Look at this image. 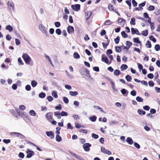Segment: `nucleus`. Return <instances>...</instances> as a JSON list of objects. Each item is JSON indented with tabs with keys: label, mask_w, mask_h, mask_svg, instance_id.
<instances>
[{
	"label": "nucleus",
	"mask_w": 160,
	"mask_h": 160,
	"mask_svg": "<svg viewBox=\"0 0 160 160\" xmlns=\"http://www.w3.org/2000/svg\"><path fill=\"white\" fill-rule=\"evenodd\" d=\"M72 9L75 11H78L80 9V6L79 4H76L75 5H72L71 6Z\"/></svg>",
	"instance_id": "obj_8"
},
{
	"label": "nucleus",
	"mask_w": 160,
	"mask_h": 160,
	"mask_svg": "<svg viewBox=\"0 0 160 160\" xmlns=\"http://www.w3.org/2000/svg\"><path fill=\"white\" fill-rule=\"evenodd\" d=\"M121 93L123 95H124L128 92V91L124 88L122 89L121 90Z\"/></svg>",
	"instance_id": "obj_35"
},
{
	"label": "nucleus",
	"mask_w": 160,
	"mask_h": 160,
	"mask_svg": "<svg viewBox=\"0 0 160 160\" xmlns=\"http://www.w3.org/2000/svg\"><path fill=\"white\" fill-rule=\"evenodd\" d=\"M121 34L122 37L124 38H126L128 37V35L124 31L121 32Z\"/></svg>",
	"instance_id": "obj_46"
},
{
	"label": "nucleus",
	"mask_w": 160,
	"mask_h": 160,
	"mask_svg": "<svg viewBox=\"0 0 160 160\" xmlns=\"http://www.w3.org/2000/svg\"><path fill=\"white\" fill-rule=\"evenodd\" d=\"M133 41L135 42L139 43L140 45H141V42L139 40V38H134Z\"/></svg>",
	"instance_id": "obj_28"
},
{
	"label": "nucleus",
	"mask_w": 160,
	"mask_h": 160,
	"mask_svg": "<svg viewBox=\"0 0 160 160\" xmlns=\"http://www.w3.org/2000/svg\"><path fill=\"white\" fill-rule=\"evenodd\" d=\"M102 61L108 64V59L106 57H102Z\"/></svg>",
	"instance_id": "obj_31"
},
{
	"label": "nucleus",
	"mask_w": 160,
	"mask_h": 160,
	"mask_svg": "<svg viewBox=\"0 0 160 160\" xmlns=\"http://www.w3.org/2000/svg\"><path fill=\"white\" fill-rule=\"evenodd\" d=\"M130 24H132L133 25H135V19L134 18H132L130 22Z\"/></svg>",
	"instance_id": "obj_45"
},
{
	"label": "nucleus",
	"mask_w": 160,
	"mask_h": 160,
	"mask_svg": "<svg viewBox=\"0 0 160 160\" xmlns=\"http://www.w3.org/2000/svg\"><path fill=\"white\" fill-rule=\"evenodd\" d=\"M26 90L27 91H30L31 89V87L29 85H27L25 87Z\"/></svg>",
	"instance_id": "obj_43"
},
{
	"label": "nucleus",
	"mask_w": 160,
	"mask_h": 160,
	"mask_svg": "<svg viewBox=\"0 0 160 160\" xmlns=\"http://www.w3.org/2000/svg\"><path fill=\"white\" fill-rule=\"evenodd\" d=\"M65 72L66 73L68 77L71 79L73 78V76L72 74H70V73L69 72H68L67 70H65Z\"/></svg>",
	"instance_id": "obj_38"
},
{
	"label": "nucleus",
	"mask_w": 160,
	"mask_h": 160,
	"mask_svg": "<svg viewBox=\"0 0 160 160\" xmlns=\"http://www.w3.org/2000/svg\"><path fill=\"white\" fill-rule=\"evenodd\" d=\"M138 113L141 115H144L145 114L146 112L142 109H139L138 110Z\"/></svg>",
	"instance_id": "obj_21"
},
{
	"label": "nucleus",
	"mask_w": 160,
	"mask_h": 160,
	"mask_svg": "<svg viewBox=\"0 0 160 160\" xmlns=\"http://www.w3.org/2000/svg\"><path fill=\"white\" fill-rule=\"evenodd\" d=\"M126 141L130 145H132L133 143V140L130 137L127 138Z\"/></svg>",
	"instance_id": "obj_16"
},
{
	"label": "nucleus",
	"mask_w": 160,
	"mask_h": 160,
	"mask_svg": "<svg viewBox=\"0 0 160 160\" xmlns=\"http://www.w3.org/2000/svg\"><path fill=\"white\" fill-rule=\"evenodd\" d=\"M149 39L152 41L153 42H156V39L154 38V37L152 36H150L149 37Z\"/></svg>",
	"instance_id": "obj_49"
},
{
	"label": "nucleus",
	"mask_w": 160,
	"mask_h": 160,
	"mask_svg": "<svg viewBox=\"0 0 160 160\" xmlns=\"http://www.w3.org/2000/svg\"><path fill=\"white\" fill-rule=\"evenodd\" d=\"M44 56L45 57L46 59L50 62L51 65L52 66H53V65L52 63L51 60L50 58L46 54H44Z\"/></svg>",
	"instance_id": "obj_19"
},
{
	"label": "nucleus",
	"mask_w": 160,
	"mask_h": 160,
	"mask_svg": "<svg viewBox=\"0 0 160 160\" xmlns=\"http://www.w3.org/2000/svg\"><path fill=\"white\" fill-rule=\"evenodd\" d=\"M22 58L26 64H29L30 63L32 59L28 54L24 53L22 55Z\"/></svg>",
	"instance_id": "obj_1"
},
{
	"label": "nucleus",
	"mask_w": 160,
	"mask_h": 160,
	"mask_svg": "<svg viewBox=\"0 0 160 160\" xmlns=\"http://www.w3.org/2000/svg\"><path fill=\"white\" fill-rule=\"evenodd\" d=\"M137 101L139 102H142L143 101V99L139 96H138L136 98Z\"/></svg>",
	"instance_id": "obj_33"
},
{
	"label": "nucleus",
	"mask_w": 160,
	"mask_h": 160,
	"mask_svg": "<svg viewBox=\"0 0 160 160\" xmlns=\"http://www.w3.org/2000/svg\"><path fill=\"white\" fill-rule=\"evenodd\" d=\"M118 22L120 25L123 26L126 23V20L122 18H120L118 19Z\"/></svg>",
	"instance_id": "obj_12"
},
{
	"label": "nucleus",
	"mask_w": 160,
	"mask_h": 160,
	"mask_svg": "<svg viewBox=\"0 0 160 160\" xmlns=\"http://www.w3.org/2000/svg\"><path fill=\"white\" fill-rule=\"evenodd\" d=\"M67 129H73V127L71 126V124L70 123H68L67 124Z\"/></svg>",
	"instance_id": "obj_50"
},
{
	"label": "nucleus",
	"mask_w": 160,
	"mask_h": 160,
	"mask_svg": "<svg viewBox=\"0 0 160 160\" xmlns=\"http://www.w3.org/2000/svg\"><path fill=\"white\" fill-rule=\"evenodd\" d=\"M8 8L11 11H13L14 10V4L12 1H9L8 3Z\"/></svg>",
	"instance_id": "obj_4"
},
{
	"label": "nucleus",
	"mask_w": 160,
	"mask_h": 160,
	"mask_svg": "<svg viewBox=\"0 0 160 160\" xmlns=\"http://www.w3.org/2000/svg\"><path fill=\"white\" fill-rule=\"evenodd\" d=\"M52 113L51 112H49L46 114L45 117L47 119L49 122H51L52 119Z\"/></svg>",
	"instance_id": "obj_7"
},
{
	"label": "nucleus",
	"mask_w": 160,
	"mask_h": 160,
	"mask_svg": "<svg viewBox=\"0 0 160 160\" xmlns=\"http://www.w3.org/2000/svg\"><path fill=\"white\" fill-rule=\"evenodd\" d=\"M145 45L147 48H150L151 47V42L149 41H148L147 42Z\"/></svg>",
	"instance_id": "obj_40"
},
{
	"label": "nucleus",
	"mask_w": 160,
	"mask_h": 160,
	"mask_svg": "<svg viewBox=\"0 0 160 160\" xmlns=\"http://www.w3.org/2000/svg\"><path fill=\"white\" fill-rule=\"evenodd\" d=\"M29 114L32 116H35L36 115V113L35 111L33 110H32L29 111Z\"/></svg>",
	"instance_id": "obj_26"
},
{
	"label": "nucleus",
	"mask_w": 160,
	"mask_h": 160,
	"mask_svg": "<svg viewBox=\"0 0 160 160\" xmlns=\"http://www.w3.org/2000/svg\"><path fill=\"white\" fill-rule=\"evenodd\" d=\"M130 94L132 96H135L136 95V91L134 90H133L131 92Z\"/></svg>",
	"instance_id": "obj_62"
},
{
	"label": "nucleus",
	"mask_w": 160,
	"mask_h": 160,
	"mask_svg": "<svg viewBox=\"0 0 160 160\" xmlns=\"http://www.w3.org/2000/svg\"><path fill=\"white\" fill-rule=\"evenodd\" d=\"M47 135L50 137L52 139L54 138V135L53 132L52 131H47L46 132Z\"/></svg>",
	"instance_id": "obj_9"
},
{
	"label": "nucleus",
	"mask_w": 160,
	"mask_h": 160,
	"mask_svg": "<svg viewBox=\"0 0 160 160\" xmlns=\"http://www.w3.org/2000/svg\"><path fill=\"white\" fill-rule=\"evenodd\" d=\"M62 105L61 104H59L58 106L55 107V109L57 110H61L62 109Z\"/></svg>",
	"instance_id": "obj_44"
},
{
	"label": "nucleus",
	"mask_w": 160,
	"mask_h": 160,
	"mask_svg": "<svg viewBox=\"0 0 160 160\" xmlns=\"http://www.w3.org/2000/svg\"><path fill=\"white\" fill-rule=\"evenodd\" d=\"M67 30L69 34L73 33L74 32V28L71 26H69L67 28Z\"/></svg>",
	"instance_id": "obj_14"
},
{
	"label": "nucleus",
	"mask_w": 160,
	"mask_h": 160,
	"mask_svg": "<svg viewBox=\"0 0 160 160\" xmlns=\"http://www.w3.org/2000/svg\"><path fill=\"white\" fill-rule=\"evenodd\" d=\"M56 141L58 142H60L62 140V138L59 135H56Z\"/></svg>",
	"instance_id": "obj_34"
},
{
	"label": "nucleus",
	"mask_w": 160,
	"mask_h": 160,
	"mask_svg": "<svg viewBox=\"0 0 160 160\" xmlns=\"http://www.w3.org/2000/svg\"><path fill=\"white\" fill-rule=\"evenodd\" d=\"M134 146L137 149H139L140 148V145L138 143L135 142L134 144Z\"/></svg>",
	"instance_id": "obj_51"
},
{
	"label": "nucleus",
	"mask_w": 160,
	"mask_h": 160,
	"mask_svg": "<svg viewBox=\"0 0 160 160\" xmlns=\"http://www.w3.org/2000/svg\"><path fill=\"white\" fill-rule=\"evenodd\" d=\"M18 64L19 65L20 64L21 65H23L24 64V63L22 60L20 58H18Z\"/></svg>",
	"instance_id": "obj_47"
},
{
	"label": "nucleus",
	"mask_w": 160,
	"mask_h": 160,
	"mask_svg": "<svg viewBox=\"0 0 160 160\" xmlns=\"http://www.w3.org/2000/svg\"><path fill=\"white\" fill-rule=\"evenodd\" d=\"M10 135L11 136L16 135L18 137L20 138L21 139H25V137L22 134L17 132H11Z\"/></svg>",
	"instance_id": "obj_3"
},
{
	"label": "nucleus",
	"mask_w": 160,
	"mask_h": 160,
	"mask_svg": "<svg viewBox=\"0 0 160 160\" xmlns=\"http://www.w3.org/2000/svg\"><path fill=\"white\" fill-rule=\"evenodd\" d=\"M128 68V67L127 65L125 64L122 65L120 67L121 70L122 71H123L124 70H126Z\"/></svg>",
	"instance_id": "obj_25"
},
{
	"label": "nucleus",
	"mask_w": 160,
	"mask_h": 160,
	"mask_svg": "<svg viewBox=\"0 0 160 160\" xmlns=\"http://www.w3.org/2000/svg\"><path fill=\"white\" fill-rule=\"evenodd\" d=\"M125 78L128 82L131 81L132 79L131 77L129 75H127L125 77Z\"/></svg>",
	"instance_id": "obj_32"
},
{
	"label": "nucleus",
	"mask_w": 160,
	"mask_h": 160,
	"mask_svg": "<svg viewBox=\"0 0 160 160\" xmlns=\"http://www.w3.org/2000/svg\"><path fill=\"white\" fill-rule=\"evenodd\" d=\"M70 154L72 155L73 156L76 158L80 160H84V159L82 158L80 156L78 155L75 153H74L70 151Z\"/></svg>",
	"instance_id": "obj_13"
},
{
	"label": "nucleus",
	"mask_w": 160,
	"mask_h": 160,
	"mask_svg": "<svg viewBox=\"0 0 160 160\" xmlns=\"http://www.w3.org/2000/svg\"><path fill=\"white\" fill-rule=\"evenodd\" d=\"M39 28L40 30L43 33L46 34L47 33V29L42 24L40 25Z\"/></svg>",
	"instance_id": "obj_10"
},
{
	"label": "nucleus",
	"mask_w": 160,
	"mask_h": 160,
	"mask_svg": "<svg viewBox=\"0 0 160 160\" xmlns=\"http://www.w3.org/2000/svg\"><path fill=\"white\" fill-rule=\"evenodd\" d=\"M18 156L19 158H23L24 157V155L23 153L20 152L18 154Z\"/></svg>",
	"instance_id": "obj_60"
},
{
	"label": "nucleus",
	"mask_w": 160,
	"mask_h": 160,
	"mask_svg": "<svg viewBox=\"0 0 160 160\" xmlns=\"http://www.w3.org/2000/svg\"><path fill=\"white\" fill-rule=\"evenodd\" d=\"M3 142L6 144H8L10 142L11 140L9 139H4L3 140Z\"/></svg>",
	"instance_id": "obj_56"
},
{
	"label": "nucleus",
	"mask_w": 160,
	"mask_h": 160,
	"mask_svg": "<svg viewBox=\"0 0 160 160\" xmlns=\"http://www.w3.org/2000/svg\"><path fill=\"white\" fill-rule=\"evenodd\" d=\"M93 69L95 71L98 72L99 71V69L98 67H94Z\"/></svg>",
	"instance_id": "obj_63"
},
{
	"label": "nucleus",
	"mask_w": 160,
	"mask_h": 160,
	"mask_svg": "<svg viewBox=\"0 0 160 160\" xmlns=\"http://www.w3.org/2000/svg\"><path fill=\"white\" fill-rule=\"evenodd\" d=\"M27 158H31L34 154V152L32 151L29 150L28 149V150L27 151Z\"/></svg>",
	"instance_id": "obj_11"
},
{
	"label": "nucleus",
	"mask_w": 160,
	"mask_h": 160,
	"mask_svg": "<svg viewBox=\"0 0 160 160\" xmlns=\"http://www.w3.org/2000/svg\"><path fill=\"white\" fill-rule=\"evenodd\" d=\"M47 99L48 101L51 102L53 100V98L51 96H49L47 97Z\"/></svg>",
	"instance_id": "obj_57"
},
{
	"label": "nucleus",
	"mask_w": 160,
	"mask_h": 160,
	"mask_svg": "<svg viewBox=\"0 0 160 160\" xmlns=\"http://www.w3.org/2000/svg\"><path fill=\"white\" fill-rule=\"evenodd\" d=\"M143 109L146 111H148L150 108V107L146 105L143 107Z\"/></svg>",
	"instance_id": "obj_64"
},
{
	"label": "nucleus",
	"mask_w": 160,
	"mask_h": 160,
	"mask_svg": "<svg viewBox=\"0 0 160 160\" xmlns=\"http://www.w3.org/2000/svg\"><path fill=\"white\" fill-rule=\"evenodd\" d=\"M154 7L153 6L151 5L147 8L148 10L149 11H152L154 9Z\"/></svg>",
	"instance_id": "obj_58"
},
{
	"label": "nucleus",
	"mask_w": 160,
	"mask_h": 160,
	"mask_svg": "<svg viewBox=\"0 0 160 160\" xmlns=\"http://www.w3.org/2000/svg\"><path fill=\"white\" fill-rule=\"evenodd\" d=\"M37 84L38 83L34 80L32 81L31 82V85L32 87H35L37 86Z\"/></svg>",
	"instance_id": "obj_22"
},
{
	"label": "nucleus",
	"mask_w": 160,
	"mask_h": 160,
	"mask_svg": "<svg viewBox=\"0 0 160 160\" xmlns=\"http://www.w3.org/2000/svg\"><path fill=\"white\" fill-rule=\"evenodd\" d=\"M73 56V58L76 59H78L80 58V56L79 55L78 52H75L74 53Z\"/></svg>",
	"instance_id": "obj_20"
},
{
	"label": "nucleus",
	"mask_w": 160,
	"mask_h": 160,
	"mask_svg": "<svg viewBox=\"0 0 160 160\" xmlns=\"http://www.w3.org/2000/svg\"><path fill=\"white\" fill-rule=\"evenodd\" d=\"M147 77L150 79H152L153 78V75L151 73H149Z\"/></svg>",
	"instance_id": "obj_59"
},
{
	"label": "nucleus",
	"mask_w": 160,
	"mask_h": 160,
	"mask_svg": "<svg viewBox=\"0 0 160 160\" xmlns=\"http://www.w3.org/2000/svg\"><path fill=\"white\" fill-rule=\"evenodd\" d=\"M56 33L58 35H60L61 33V31L60 29H57L56 31Z\"/></svg>",
	"instance_id": "obj_55"
},
{
	"label": "nucleus",
	"mask_w": 160,
	"mask_h": 160,
	"mask_svg": "<svg viewBox=\"0 0 160 160\" xmlns=\"http://www.w3.org/2000/svg\"><path fill=\"white\" fill-rule=\"evenodd\" d=\"M60 113H61V115L62 117H63V116H66H66H68V113L66 112L62 111Z\"/></svg>",
	"instance_id": "obj_42"
},
{
	"label": "nucleus",
	"mask_w": 160,
	"mask_h": 160,
	"mask_svg": "<svg viewBox=\"0 0 160 160\" xmlns=\"http://www.w3.org/2000/svg\"><path fill=\"white\" fill-rule=\"evenodd\" d=\"M113 73L115 76H118L121 73V72L119 70L117 69L114 71Z\"/></svg>",
	"instance_id": "obj_24"
},
{
	"label": "nucleus",
	"mask_w": 160,
	"mask_h": 160,
	"mask_svg": "<svg viewBox=\"0 0 160 160\" xmlns=\"http://www.w3.org/2000/svg\"><path fill=\"white\" fill-rule=\"evenodd\" d=\"M108 8L110 11H112L114 10L113 6L111 4H110L108 5Z\"/></svg>",
	"instance_id": "obj_54"
},
{
	"label": "nucleus",
	"mask_w": 160,
	"mask_h": 160,
	"mask_svg": "<svg viewBox=\"0 0 160 160\" xmlns=\"http://www.w3.org/2000/svg\"><path fill=\"white\" fill-rule=\"evenodd\" d=\"M148 84L150 87H153L154 86V83L152 81H149Z\"/></svg>",
	"instance_id": "obj_61"
},
{
	"label": "nucleus",
	"mask_w": 160,
	"mask_h": 160,
	"mask_svg": "<svg viewBox=\"0 0 160 160\" xmlns=\"http://www.w3.org/2000/svg\"><path fill=\"white\" fill-rule=\"evenodd\" d=\"M131 0H126V2L129 6V9H131Z\"/></svg>",
	"instance_id": "obj_41"
},
{
	"label": "nucleus",
	"mask_w": 160,
	"mask_h": 160,
	"mask_svg": "<svg viewBox=\"0 0 160 160\" xmlns=\"http://www.w3.org/2000/svg\"><path fill=\"white\" fill-rule=\"evenodd\" d=\"M92 14V12L90 11L87 12L85 14V16L87 19H88L90 18Z\"/></svg>",
	"instance_id": "obj_18"
},
{
	"label": "nucleus",
	"mask_w": 160,
	"mask_h": 160,
	"mask_svg": "<svg viewBox=\"0 0 160 160\" xmlns=\"http://www.w3.org/2000/svg\"><path fill=\"white\" fill-rule=\"evenodd\" d=\"M55 27L57 28L59 27L61 25L60 23L59 22H55L54 23Z\"/></svg>",
	"instance_id": "obj_52"
},
{
	"label": "nucleus",
	"mask_w": 160,
	"mask_h": 160,
	"mask_svg": "<svg viewBox=\"0 0 160 160\" xmlns=\"http://www.w3.org/2000/svg\"><path fill=\"white\" fill-rule=\"evenodd\" d=\"M89 119L92 122H95L97 119V117L95 116H93L89 118Z\"/></svg>",
	"instance_id": "obj_30"
},
{
	"label": "nucleus",
	"mask_w": 160,
	"mask_h": 160,
	"mask_svg": "<svg viewBox=\"0 0 160 160\" xmlns=\"http://www.w3.org/2000/svg\"><path fill=\"white\" fill-rule=\"evenodd\" d=\"M91 136H92V138H93L95 139H98L99 137V136L98 135H97L94 133H92L91 134Z\"/></svg>",
	"instance_id": "obj_36"
},
{
	"label": "nucleus",
	"mask_w": 160,
	"mask_h": 160,
	"mask_svg": "<svg viewBox=\"0 0 160 160\" xmlns=\"http://www.w3.org/2000/svg\"><path fill=\"white\" fill-rule=\"evenodd\" d=\"M54 115L56 116L58 119H60L61 118V113L60 112L57 111L54 113Z\"/></svg>",
	"instance_id": "obj_17"
},
{
	"label": "nucleus",
	"mask_w": 160,
	"mask_h": 160,
	"mask_svg": "<svg viewBox=\"0 0 160 160\" xmlns=\"http://www.w3.org/2000/svg\"><path fill=\"white\" fill-rule=\"evenodd\" d=\"M80 72L81 75L84 78H86V76H88V75L90 74L89 71L86 69H81L80 70Z\"/></svg>",
	"instance_id": "obj_2"
},
{
	"label": "nucleus",
	"mask_w": 160,
	"mask_h": 160,
	"mask_svg": "<svg viewBox=\"0 0 160 160\" xmlns=\"http://www.w3.org/2000/svg\"><path fill=\"white\" fill-rule=\"evenodd\" d=\"M126 44L127 45V47H128V48H130L132 45V43L130 41H127L126 42Z\"/></svg>",
	"instance_id": "obj_53"
},
{
	"label": "nucleus",
	"mask_w": 160,
	"mask_h": 160,
	"mask_svg": "<svg viewBox=\"0 0 160 160\" xmlns=\"http://www.w3.org/2000/svg\"><path fill=\"white\" fill-rule=\"evenodd\" d=\"M52 95L55 98H57L58 95L57 94L56 92L54 91L52 92Z\"/></svg>",
	"instance_id": "obj_37"
},
{
	"label": "nucleus",
	"mask_w": 160,
	"mask_h": 160,
	"mask_svg": "<svg viewBox=\"0 0 160 160\" xmlns=\"http://www.w3.org/2000/svg\"><path fill=\"white\" fill-rule=\"evenodd\" d=\"M63 101L65 103L67 104L68 103L69 100L68 98L66 97H63Z\"/></svg>",
	"instance_id": "obj_48"
},
{
	"label": "nucleus",
	"mask_w": 160,
	"mask_h": 160,
	"mask_svg": "<svg viewBox=\"0 0 160 160\" xmlns=\"http://www.w3.org/2000/svg\"><path fill=\"white\" fill-rule=\"evenodd\" d=\"M142 34L144 36H147L148 35V31L147 30H144L142 31Z\"/></svg>",
	"instance_id": "obj_39"
},
{
	"label": "nucleus",
	"mask_w": 160,
	"mask_h": 160,
	"mask_svg": "<svg viewBox=\"0 0 160 160\" xmlns=\"http://www.w3.org/2000/svg\"><path fill=\"white\" fill-rule=\"evenodd\" d=\"M91 146V145L89 143H86L83 145V147L86 151H89L90 150L89 148Z\"/></svg>",
	"instance_id": "obj_5"
},
{
	"label": "nucleus",
	"mask_w": 160,
	"mask_h": 160,
	"mask_svg": "<svg viewBox=\"0 0 160 160\" xmlns=\"http://www.w3.org/2000/svg\"><path fill=\"white\" fill-rule=\"evenodd\" d=\"M69 94L72 96H76L78 94V92L77 91H70L69 92Z\"/></svg>",
	"instance_id": "obj_27"
},
{
	"label": "nucleus",
	"mask_w": 160,
	"mask_h": 160,
	"mask_svg": "<svg viewBox=\"0 0 160 160\" xmlns=\"http://www.w3.org/2000/svg\"><path fill=\"white\" fill-rule=\"evenodd\" d=\"M38 96L40 98H43L45 97L46 94L43 92H42L39 94Z\"/></svg>",
	"instance_id": "obj_29"
},
{
	"label": "nucleus",
	"mask_w": 160,
	"mask_h": 160,
	"mask_svg": "<svg viewBox=\"0 0 160 160\" xmlns=\"http://www.w3.org/2000/svg\"><path fill=\"white\" fill-rule=\"evenodd\" d=\"M6 30H8L9 32H11L13 30V28L12 26L10 25H8L5 28Z\"/></svg>",
	"instance_id": "obj_23"
},
{
	"label": "nucleus",
	"mask_w": 160,
	"mask_h": 160,
	"mask_svg": "<svg viewBox=\"0 0 160 160\" xmlns=\"http://www.w3.org/2000/svg\"><path fill=\"white\" fill-rule=\"evenodd\" d=\"M132 33V34H136L137 35H140V33L139 32L138 30L137 29H134L133 28H132L131 29Z\"/></svg>",
	"instance_id": "obj_15"
},
{
	"label": "nucleus",
	"mask_w": 160,
	"mask_h": 160,
	"mask_svg": "<svg viewBox=\"0 0 160 160\" xmlns=\"http://www.w3.org/2000/svg\"><path fill=\"white\" fill-rule=\"evenodd\" d=\"M101 149L102 152L103 153L107 154L108 155H111L112 154L111 152L110 151L104 148L101 147Z\"/></svg>",
	"instance_id": "obj_6"
}]
</instances>
